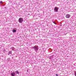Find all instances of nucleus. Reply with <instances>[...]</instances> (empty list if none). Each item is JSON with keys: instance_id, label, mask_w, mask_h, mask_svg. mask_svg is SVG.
<instances>
[{"instance_id": "13", "label": "nucleus", "mask_w": 76, "mask_h": 76, "mask_svg": "<svg viewBox=\"0 0 76 76\" xmlns=\"http://www.w3.org/2000/svg\"><path fill=\"white\" fill-rule=\"evenodd\" d=\"M74 66H76V63H75L74 64Z\"/></svg>"}, {"instance_id": "14", "label": "nucleus", "mask_w": 76, "mask_h": 76, "mask_svg": "<svg viewBox=\"0 0 76 76\" xmlns=\"http://www.w3.org/2000/svg\"><path fill=\"white\" fill-rule=\"evenodd\" d=\"M56 76H58V74H56Z\"/></svg>"}, {"instance_id": "17", "label": "nucleus", "mask_w": 76, "mask_h": 76, "mask_svg": "<svg viewBox=\"0 0 76 76\" xmlns=\"http://www.w3.org/2000/svg\"><path fill=\"white\" fill-rule=\"evenodd\" d=\"M12 59H13V57H12Z\"/></svg>"}, {"instance_id": "21", "label": "nucleus", "mask_w": 76, "mask_h": 76, "mask_svg": "<svg viewBox=\"0 0 76 76\" xmlns=\"http://www.w3.org/2000/svg\"><path fill=\"white\" fill-rule=\"evenodd\" d=\"M12 56H13V55H12Z\"/></svg>"}, {"instance_id": "1", "label": "nucleus", "mask_w": 76, "mask_h": 76, "mask_svg": "<svg viewBox=\"0 0 76 76\" xmlns=\"http://www.w3.org/2000/svg\"><path fill=\"white\" fill-rule=\"evenodd\" d=\"M32 49H33L36 52H37V51L39 50V47H38V46L37 45H35V46L32 47Z\"/></svg>"}, {"instance_id": "16", "label": "nucleus", "mask_w": 76, "mask_h": 76, "mask_svg": "<svg viewBox=\"0 0 76 76\" xmlns=\"http://www.w3.org/2000/svg\"><path fill=\"white\" fill-rule=\"evenodd\" d=\"M8 56H9V55H10V54H9V53H8Z\"/></svg>"}, {"instance_id": "18", "label": "nucleus", "mask_w": 76, "mask_h": 76, "mask_svg": "<svg viewBox=\"0 0 76 76\" xmlns=\"http://www.w3.org/2000/svg\"><path fill=\"white\" fill-rule=\"evenodd\" d=\"M13 55H15V54H14Z\"/></svg>"}, {"instance_id": "12", "label": "nucleus", "mask_w": 76, "mask_h": 76, "mask_svg": "<svg viewBox=\"0 0 76 76\" xmlns=\"http://www.w3.org/2000/svg\"><path fill=\"white\" fill-rule=\"evenodd\" d=\"M3 4V2L2 1H0V4Z\"/></svg>"}, {"instance_id": "6", "label": "nucleus", "mask_w": 76, "mask_h": 76, "mask_svg": "<svg viewBox=\"0 0 76 76\" xmlns=\"http://www.w3.org/2000/svg\"><path fill=\"white\" fill-rule=\"evenodd\" d=\"M10 48L11 49H12V51H15V48L14 47H12L11 48Z\"/></svg>"}, {"instance_id": "9", "label": "nucleus", "mask_w": 76, "mask_h": 76, "mask_svg": "<svg viewBox=\"0 0 76 76\" xmlns=\"http://www.w3.org/2000/svg\"><path fill=\"white\" fill-rule=\"evenodd\" d=\"M12 51H10L9 52V53L10 54H12Z\"/></svg>"}, {"instance_id": "19", "label": "nucleus", "mask_w": 76, "mask_h": 76, "mask_svg": "<svg viewBox=\"0 0 76 76\" xmlns=\"http://www.w3.org/2000/svg\"><path fill=\"white\" fill-rule=\"evenodd\" d=\"M1 13V12H0V13Z\"/></svg>"}, {"instance_id": "8", "label": "nucleus", "mask_w": 76, "mask_h": 76, "mask_svg": "<svg viewBox=\"0 0 76 76\" xmlns=\"http://www.w3.org/2000/svg\"><path fill=\"white\" fill-rule=\"evenodd\" d=\"M12 32L13 33H15V32H16V30L15 29H13L12 30Z\"/></svg>"}, {"instance_id": "15", "label": "nucleus", "mask_w": 76, "mask_h": 76, "mask_svg": "<svg viewBox=\"0 0 76 76\" xmlns=\"http://www.w3.org/2000/svg\"><path fill=\"white\" fill-rule=\"evenodd\" d=\"M8 60H10V58H8Z\"/></svg>"}, {"instance_id": "4", "label": "nucleus", "mask_w": 76, "mask_h": 76, "mask_svg": "<svg viewBox=\"0 0 76 76\" xmlns=\"http://www.w3.org/2000/svg\"><path fill=\"white\" fill-rule=\"evenodd\" d=\"M58 9H59V7H56L54 9V12H58Z\"/></svg>"}, {"instance_id": "22", "label": "nucleus", "mask_w": 76, "mask_h": 76, "mask_svg": "<svg viewBox=\"0 0 76 76\" xmlns=\"http://www.w3.org/2000/svg\"><path fill=\"white\" fill-rule=\"evenodd\" d=\"M10 56H11H11H10Z\"/></svg>"}, {"instance_id": "5", "label": "nucleus", "mask_w": 76, "mask_h": 76, "mask_svg": "<svg viewBox=\"0 0 76 76\" xmlns=\"http://www.w3.org/2000/svg\"><path fill=\"white\" fill-rule=\"evenodd\" d=\"M70 17V15L69 14H67L66 15V18H68V19H69V18Z\"/></svg>"}, {"instance_id": "11", "label": "nucleus", "mask_w": 76, "mask_h": 76, "mask_svg": "<svg viewBox=\"0 0 76 76\" xmlns=\"http://www.w3.org/2000/svg\"><path fill=\"white\" fill-rule=\"evenodd\" d=\"M74 75L75 76H76V71L74 72Z\"/></svg>"}, {"instance_id": "3", "label": "nucleus", "mask_w": 76, "mask_h": 76, "mask_svg": "<svg viewBox=\"0 0 76 76\" xmlns=\"http://www.w3.org/2000/svg\"><path fill=\"white\" fill-rule=\"evenodd\" d=\"M23 21V18H20L18 19V22L19 23H22Z\"/></svg>"}, {"instance_id": "2", "label": "nucleus", "mask_w": 76, "mask_h": 76, "mask_svg": "<svg viewBox=\"0 0 76 76\" xmlns=\"http://www.w3.org/2000/svg\"><path fill=\"white\" fill-rule=\"evenodd\" d=\"M16 74H19V72L18 71H16L15 72H12L11 73V76H15Z\"/></svg>"}, {"instance_id": "20", "label": "nucleus", "mask_w": 76, "mask_h": 76, "mask_svg": "<svg viewBox=\"0 0 76 76\" xmlns=\"http://www.w3.org/2000/svg\"><path fill=\"white\" fill-rule=\"evenodd\" d=\"M12 56H13V55H12Z\"/></svg>"}, {"instance_id": "10", "label": "nucleus", "mask_w": 76, "mask_h": 76, "mask_svg": "<svg viewBox=\"0 0 76 76\" xmlns=\"http://www.w3.org/2000/svg\"><path fill=\"white\" fill-rule=\"evenodd\" d=\"M52 22L54 24H55V25H56L57 24V23L55 22V21H52Z\"/></svg>"}, {"instance_id": "7", "label": "nucleus", "mask_w": 76, "mask_h": 76, "mask_svg": "<svg viewBox=\"0 0 76 76\" xmlns=\"http://www.w3.org/2000/svg\"><path fill=\"white\" fill-rule=\"evenodd\" d=\"M53 57V55L52 56H51L48 57V58H49V59L50 60H51V58H52Z\"/></svg>"}]
</instances>
